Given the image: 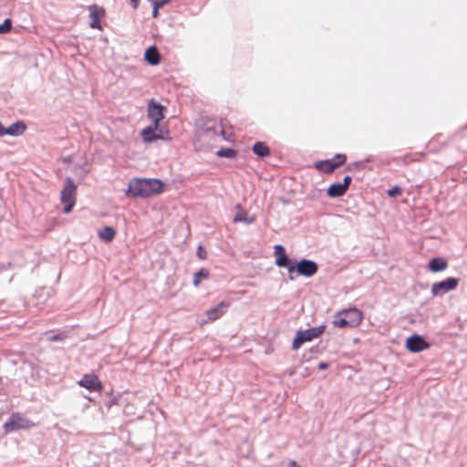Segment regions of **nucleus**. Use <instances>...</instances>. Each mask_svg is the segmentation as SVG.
I'll return each instance as SVG.
<instances>
[{
	"mask_svg": "<svg viewBox=\"0 0 467 467\" xmlns=\"http://www.w3.org/2000/svg\"><path fill=\"white\" fill-rule=\"evenodd\" d=\"M401 193L400 189L398 186H395L388 191V194L390 197L398 196Z\"/></svg>",
	"mask_w": 467,
	"mask_h": 467,
	"instance_id": "obj_28",
	"label": "nucleus"
},
{
	"mask_svg": "<svg viewBox=\"0 0 467 467\" xmlns=\"http://www.w3.org/2000/svg\"><path fill=\"white\" fill-rule=\"evenodd\" d=\"M350 182H351V177H350V176H346V177L344 178V182H343V183H341V184H342V185H345V186H346V190H348V186H349Z\"/></svg>",
	"mask_w": 467,
	"mask_h": 467,
	"instance_id": "obj_31",
	"label": "nucleus"
},
{
	"mask_svg": "<svg viewBox=\"0 0 467 467\" xmlns=\"http://www.w3.org/2000/svg\"><path fill=\"white\" fill-rule=\"evenodd\" d=\"M105 10L103 7L93 5L89 6V17L91 19L90 21V27L96 28V29H101V23L100 19L104 16Z\"/></svg>",
	"mask_w": 467,
	"mask_h": 467,
	"instance_id": "obj_12",
	"label": "nucleus"
},
{
	"mask_svg": "<svg viewBox=\"0 0 467 467\" xmlns=\"http://www.w3.org/2000/svg\"><path fill=\"white\" fill-rule=\"evenodd\" d=\"M327 368H328V364L326 363V362H320L318 364V368L321 369V370L326 369Z\"/></svg>",
	"mask_w": 467,
	"mask_h": 467,
	"instance_id": "obj_34",
	"label": "nucleus"
},
{
	"mask_svg": "<svg viewBox=\"0 0 467 467\" xmlns=\"http://www.w3.org/2000/svg\"><path fill=\"white\" fill-rule=\"evenodd\" d=\"M406 348L411 352H420L429 348V344L417 335L411 336L406 340Z\"/></svg>",
	"mask_w": 467,
	"mask_h": 467,
	"instance_id": "obj_13",
	"label": "nucleus"
},
{
	"mask_svg": "<svg viewBox=\"0 0 467 467\" xmlns=\"http://www.w3.org/2000/svg\"><path fill=\"white\" fill-rule=\"evenodd\" d=\"M12 28V22L9 18L5 19L3 24L0 25V34L8 33Z\"/></svg>",
	"mask_w": 467,
	"mask_h": 467,
	"instance_id": "obj_26",
	"label": "nucleus"
},
{
	"mask_svg": "<svg viewBox=\"0 0 467 467\" xmlns=\"http://www.w3.org/2000/svg\"><path fill=\"white\" fill-rule=\"evenodd\" d=\"M316 167L326 173H331L337 168V164H334V161H323L316 164Z\"/></svg>",
	"mask_w": 467,
	"mask_h": 467,
	"instance_id": "obj_22",
	"label": "nucleus"
},
{
	"mask_svg": "<svg viewBox=\"0 0 467 467\" xmlns=\"http://www.w3.org/2000/svg\"><path fill=\"white\" fill-rule=\"evenodd\" d=\"M219 157L234 158L236 155V151L232 149H223L217 151Z\"/></svg>",
	"mask_w": 467,
	"mask_h": 467,
	"instance_id": "obj_25",
	"label": "nucleus"
},
{
	"mask_svg": "<svg viewBox=\"0 0 467 467\" xmlns=\"http://www.w3.org/2000/svg\"><path fill=\"white\" fill-rule=\"evenodd\" d=\"M325 328L326 326L321 325L317 327L297 331L296 337L293 340L292 348L294 349H298L303 343L311 341L318 337L325 331Z\"/></svg>",
	"mask_w": 467,
	"mask_h": 467,
	"instance_id": "obj_6",
	"label": "nucleus"
},
{
	"mask_svg": "<svg viewBox=\"0 0 467 467\" xmlns=\"http://www.w3.org/2000/svg\"><path fill=\"white\" fill-rule=\"evenodd\" d=\"M160 5H153L152 16L157 17L159 14Z\"/></svg>",
	"mask_w": 467,
	"mask_h": 467,
	"instance_id": "obj_32",
	"label": "nucleus"
},
{
	"mask_svg": "<svg viewBox=\"0 0 467 467\" xmlns=\"http://www.w3.org/2000/svg\"><path fill=\"white\" fill-rule=\"evenodd\" d=\"M274 248L275 255V265L278 266H286L288 259L284 246L281 244H276L275 245Z\"/></svg>",
	"mask_w": 467,
	"mask_h": 467,
	"instance_id": "obj_15",
	"label": "nucleus"
},
{
	"mask_svg": "<svg viewBox=\"0 0 467 467\" xmlns=\"http://www.w3.org/2000/svg\"><path fill=\"white\" fill-rule=\"evenodd\" d=\"M131 2H133V3H134V6L136 7V6H137V2H138V0H131Z\"/></svg>",
	"mask_w": 467,
	"mask_h": 467,
	"instance_id": "obj_38",
	"label": "nucleus"
},
{
	"mask_svg": "<svg viewBox=\"0 0 467 467\" xmlns=\"http://www.w3.org/2000/svg\"><path fill=\"white\" fill-rule=\"evenodd\" d=\"M238 213L234 217V223H244L246 224H251L254 222V216H248L247 213L244 210H242L240 205H237Z\"/></svg>",
	"mask_w": 467,
	"mask_h": 467,
	"instance_id": "obj_19",
	"label": "nucleus"
},
{
	"mask_svg": "<svg viewBox=\"0 0 467 467\" xmlns=\"http://www.w3.org/2000/svg\"><path fill=\"white\" fill-rule=\"evenodd\" d=\"M204 136L209 139L222 138L223 140H230L223 122H213L211 125L208 124L204 130Z\"/></svg>",
	"mask_w": 467,
	"mask_h": 467,
	"instance_id": "obj_10",
	"label": "nucleus"
},
{
	"mask_svg": "<svg viewBox=\"0 0 467 467\" xmlns=\"http://www.w3.org/2000/svg\"><path fill=\"white\" fill-rule=\"evenodd\" d=\"M99 237L104 242H110L116 235V231L110 226H105L98 233Z\"/></svg>",
	"mask_w": 467,
	"mask_h": 467,
	"instance_id": "obj_21",
	"label": "nucleus"
},
{
	"mask_svg": "<svg viewBox=\"0 0 467 467\" xmlns=\"http://www.w3.org/2000/svg\"><path fill=\"white\" fill-rule=\"evenodd\" d=\"M34 426L35 424L27 418L19 413H14L4 424L3 428L5 433H11L20 430H28Z\"/></svg>",
	"mask_w": 467,
	"mask_h": 467,
	"instance_id": "obj_4",
	"label": "nucleus"
},
{
	"mask_svg": "<svg viewBox=\"0 0 467 467\" xmlns=\"http://www.w3.org/2000/svg\"><path fill=\"white\" fill-rule=\"evenodd\" d=\"M362 319L363 315L361 311L353 307L337 312L333 317L332 324L337 328L354 327L358 326Z\"/></svg>",
	"mask_w": 467,
	"mask_h": 467,
	"instance_id": "obj_2",
	"label": "nucleus"
},
{
	"mask_svg": "<svg viewBox=\"0 0 467 467\" xmlns=\"http://www.w3.org/2000/svg\"><path fill=\"white\" fill-rule=\"evenodd\" d=\"M347 438L349 441H354V440L358 441V439H359L358 434H352V435L348 436Z\"/></svg>",
	"mask_w": 467,
	"mask_h": 467,
	"instance_id": "obj_35",
	"label": "nucleus"
},
{
	"mask_svg": "<svg viewBox=\"0 0 467 467\" xmlns=\"http://www.w3.org/2000/svg\"><path fill=\"white\" fill-rule=\"evenodd\" d=\"M64 337H65V336H63V335H57V336H53L52 337H50V340L51 341H58V340H62Z\"/></svg>",
	"mask_w": 467,
	"mask_h": 467,
	"instance_id": "obj_33",
	"label": "nucleus"
},
{
	"mask_svg": "<svg viewBox=\"0 0 467 467\" xmlns=\"http://www.w3.org/2000/svg\"><path fill=\"white\" fill-rule=\"evenodd\" d=\"M197 254L201 259H204L206 257V252L202 249V246L198 247Z\"/></svg>",
	"mask_w": 467,
	"mask_h": 467,
	"instance_id": "obj_29",
	"label": "nucleus"
},
{
	"mask_svg": "<svg viewBox=\"0 0 467 467\" xmlns=\"http://www.w3.org/2000/svg\"><path fill=\"white\" fill-rule=\"evenodd\" d=\"M164 183L159 179L133 178L129 182L125 195L129 198H150L163 192Z\"/></svg>",
	"mask_w": 467,
	"mask_h": 467,
	"instance_id": "obj_1",
	"label": "nucleus"
},
{
	"mask_svg": "<svg viewBox=\"0 0 467 467\" xmlns=\"http://www.w3.org/2000/svg\"><path fill=\"white\" fill-rule=\"evenodd\" d=\"M253 151L260 157H265L270 154L268 146L264 142H255L253 146Z\"/></svg>",
	"mask_w": 467,
	"mask_h": 467,
	"instance_id": "obj_23",
	"label": "nucleus"
},
{
	"mask_svg": "<svg viewBox=\"0 0 467 467\" xmlns=\"http://www.w3.org/2000/svg\"><path fill=\"white\" fill-rule=\"evenodd\" d=\"M288 467H302L298 465L295 461H290L288 463Z\"/></svg>",
	"mask_w": 467,
	"mask_h": 467,
	"instance_id": "obj_36",
	"label": "nucleus"
},
{
	"mask_svg": "<svg viewBox=\"0 0 467 467\" xmlns=\"http://www.w3.org/2000/svg\"><path fill=\"white\" fill-rule=\"evenodd\" d=\"M26 129V124L23 121H16L5 129V135L9 136H20Z\"/></svg>",
	"mask_w": 467,
	"mask_h": 467,
	"instance_id": "obj_16",
	"label": "nucleus"
},
{
	"mask_svg": "<svg viewBox=\"0 0 467 467\" xmlns=\"http://www.w3.org/2000/svg\"><path fill=\"white\" fill-rule=\"evenodd\" d=\"M228 306H229V303L221 302L215 307L208 309L206 311V316H207L208 321H214V320L220 318L223 315L225 309Z\"/></svg>",
	"mask_w": 467,
	"mask_h": 467,
	"instance_id": "obj_14",
	"label": "nucleus"
},
{
	"mask_svg": "<svg viewBox=\"0 0 467 467\" xmlns=\"http://www.w3.org/2000/svg\"><path fill=\"white\" fill-rule=\"evenodd\" d=\"M459 284V279L449 277L432 285L431 293L433 296H441L449 291L454 290Z\"/></svg>",
	"mask_w": 467,
	"mask_h": 467,
	"instance_id": "obj_9",
	"label": "nucleus"
},
{
	"mask_svg": "<svg viewBox=\"0 0 467 467\" xmlns=\"http://www.w3.org/2000/svg\"><path fill=\"white\" fill-rule=\"evenodd\" d=\"M295 270H296L300 275L310 277L317 273V265L311 260L303 259L297 263L296 267L293 265L288 266V272L290 274H292Z\"/></svg>",
	"mask_w": 467,
	"mask_h": 467,
	"instance_id": "obj_8",
	"label": "nucleus"
},
{
	"mask_svg": "<svg viewBox=\"0 0 467 467\" xmlns=\"http://www.w3.org/2000/svg\"><path fill=\"white\" fill-rule=\"evenodd\" d=\"M140 135L145 142L170 139L169 130L162 125L150 124L140 131Z\"/></svg>",
	"mask_w": 467,
	"mask_h": 467,
	"instance_id": "obj_5",
	"label": "nucleus"
},
{
	"mask_svg": "<svg viewBox=\"0 0 467 467\" xmlns=\"http://www.w3.org/2000/svg\"><path fill=\"white\" fill-rule=\"evenodd\" d=\"M331 161H334V164H337V168L346 161V156L344 154H337Z\"/></svg>",
	"mask_w": 467,
	"mask_h": 467,
	"instance_id": "obj_27",
	"label": "nucleus"
},
{
	"mask_svg": "<svg viewBox=\"0 0 467 467\" xmlns=\"http://www.w3.org/2000/svg\"><path fill=\"white\" fill-rule=\"evenodd\" d=\"M447 262L441 257L433 258L430 261L429 268L431 272H440L447 268Z\"/></svg>",
	"mask_w": 467,
	"mask_h": 467,
	"instance_id": "obj_20",
	"label": "nucleus"
},
{
	"mask_svg": "<svg viewBox=\"0 0 467 467\" xmlns=\"http://www.w3.org/2000/svg\"><path fill=\"white\" fill-rule=\"evenodd\" d=\"M165 107L157 102L155 99H150L147 107L148 118L151 120V124L161 125V120L164 119Z\"/></svg>",
	"mask_w": 467,
	"mask_h": 467,
	"instance_id": "obj_7",
	"label": "nucleus"
},
{
	"mask_svg": "<svg viewBox=\"0 0 467 467\" xmlns=\"http://www.w3.org/2000/svg\"><path fill=\"white\" fill-rule=\"evenodd\" d=\"M346 186L341 183L331 184L327 189V195L331 198L341 197L346 193Z\"/></svg>",
	"mask_w": 467,
	"mask_h": 467,
	"instance_id": "obj_18",
	"label": "nucleus"
},
{
	"mask_svg": "<svg viewBox=\"0 0 467 467\" xmlns=\"http://www.w3.org/2000/svg\"><path fill=\"white\" fill-rule=\"evenodd\" d=\"M145 59L150 65H158L160 63L158 49L155 47H150L145 52Z\"/></svg>",
	"mask_w": 467,
	"mask_h": 467,
	"instance_id": "obj_17",
	"label": "nucleus"
},
{
	"mask_svg": "<svg viewBox=\"0 0 467 467\" xmlns=\"http://www.w3.org/2000/svg\"><path fill=\"white\" fill-rule=\"evenodd\" d=\"M209 275L208 271L205 269H201L194 275L193 285L194 286H198L202 280L206 279Z\"/></svg>",
	"mask_w": 467,
	"mask_h": 467,
	"instance_id": "obj_24",
	"label": "nucleus"
},
{
	"mask_svg": "<svg viewBox=\"0 0 467 467\" xmlns=\"http://www.w3.org/2000/svg\"><path fill=\"white\" fill-rule=\"evenodd\" d=\"M78 384L89 391H100L102 389L101 382L95 374H85Z\"/></svg>",
	"mask_w": 467,
	"mask_h": 467,
	"instance_id": "obj_11",
	"label": "nucleus"
},
{
	"mask_svg": "<svg viewBox=\"0 0 467 467\" xmlns=\"http://www.w3.org/2000/svg\"><path fill=\"white\" fill-rule=\"evenodd\" d=\"M77 195V186L73 180L67 177L65 180L64 187L60 192V201L65 205L64 213H69L75 205Z\"/></svg>",
	"mask_w": 467,
	"mask_h": 467,
	"instance_id": "obj_3",
	"label": "nucleus"
},
{
	"mask_svg": "<svg viewBox=\"0 0 467 467\" xmlns=\"http://www.w3.org/2000/svg\"><path fill=\"white\" fill-rule=\"evenodd\" d=\"M351 449H352L353 451H358V446H357V445H356V446H352V447H351Z\"/></svg>",
	"mask_w": 467,
	"mask_h": 467,
	"instance_id": "obj_37",
	"label": "nucleus"
},
{
	"mask_svg": "<svg viewBox=\"0 0 467 467\" xmlns=\"http://www.w3.org/2000/svg\"><path fill=\"white\" fill-rule=\"evenodd\" d=\"M170 0H155L152 2V5H160V8L162 7L164 5L168 4Z\"/></svg>",
	"mask_w": 467,
	"mask_h": 467,
	"instance_id": "obj_30",
	"label": "nucleus"
}]
</instances>
